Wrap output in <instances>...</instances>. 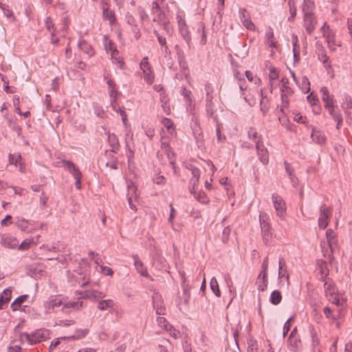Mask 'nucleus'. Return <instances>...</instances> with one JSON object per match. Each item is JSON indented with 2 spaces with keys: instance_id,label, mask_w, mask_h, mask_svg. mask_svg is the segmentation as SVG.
Wrapping results in <instances>:
<instances>
[{
  "instance_id": "obj_1",
  "label": "nucleus",
  "mask_w": 352,
  "mask_h": 352,
  "mask_svg": "<svg viewBox=\"0 0 352 352\" xmlns=\"http://www.w3.org/2000/svg\"><path fill=\"white\" fill-rule=\"evenodd\" d=\"M61 166L67 169V171L74 177L75 179V186L78 190L81 189V179L82 173L77 166H76L72 162L67 160H63L61 162Z\"/></svg>"
},
{
  "instance_id": "obj_2",
  "label": "nucleus",
  "mask_w": 352,
  "mask_h": 352,
  "mask_svg": "<svg viewBox=\"0 0 352 352\" xmlns=\"http://www.w3.org/2000/svg\"><path fill=\"white\" fill-rule=\"evenodd\" d=\"M49 337L48 330L46 329H38L34 333L30 334L28 333H23L21 335V338H25L28 342L30 344L40 342L43 340L47 339Z\"/></svg>"
},
{
  "instance_id": "obj_3",
  "label": "nucleus",
  "mask_w": 352,
  "mask_h": 352,
  "mask_svg": "<svg viewBox=\"0 0 352 352\" xmlns=\"http://www.w3.org/2000/svg\"><path fill=\"white\" fill-rule=\"evenodd\" d=\"M321 32L323 36L326 38L329 50L332 52L336 51V46L337 45L336 43V36L327 23H324L321 28Z\"/></svg>"
},
{
  "instance_id": "obj_4",
  "label": "nucleus",
  "mask_w": 352,
  "mask_h": 352,
  "mask_svg": "<svg viewBox=\"0 0 352 352\" xmlns=\"http://www.w3.org/2000/svg\"><path fill=\"white\" fill-rule=\"evenodd\" d=\"M272 199L277 216L283 219L286 212V204L285 201L280 195L275 193L272 195Z\"/></svg>"
},
{
  "instance_id": "obj_5",
  "label": "nucleus",
  "mask_w": 352,
  "mask_h": 352,
  "mask_svg": "<svg viewBox=\"0 0 352 352\" xmlns=\"http://www.w3.org/2000/svg\"><path fill=\"white\" fill-rule=\"evenodd\" d=\"M332 208L325 205L321 206L318 218V226L320 229H325L329 225V219L331 215Z\"/></svg>"
},
{
  "instance_id": "obj_6",
  "label": "nucleus",
  "mask_w": 352,
  "mask_h": 352,
  "mask_svg": "<svg viewBox=\"0 0 352 352\" xmlns=\"http://www.w3.org/2000/svg\"><path fill=\"white\" fill-rule=\"evenodd\" d=\"M259 221L261 228V231L263 234V240L265 243H267L268 239L270 237L269 231L270 228V223L267 222V215L264 213L261 212L259 214Z\"/></svg>"
},
{
  "instance_id": "obj_7",
  "label": "nucleus",
  "mask_w": 352,
  "mask_h": 352,
  "mask_svg": "<svg viewBox=\"0 0 352 352\" xmlns=\"http://www.w3.org/2000/svg\"><path fill=\"white\" fill-rule=\"evenodd\" d=\"M152 301L156 314L164 315L166 309L165 307L164 306V302L161 295L158 293L153 294L152 296Z\"/></svg>"
},
{
  "instance_id": "obj_8",
  "label": "nucleus",
  "mask_w": 352,
  "mask_h": 352,
  "mask_svg": "<svg viewBox=\"0 0 352 352\" xmlns=\"http://www.w3.org/2000/svg\"><path fill=\"white\" fill-rule=\"evenodd\" d=\"M316 23V19L314 14H304V26L309 34H311L314 32Z\"/></svg>"
},
{
  "instance_id": "obj_9",
  "label": "nucleus",
  "mask_w": 352,
  "mask_h": 352,
  "mask_svg": "<svg viewBox=\"0 0 352 352\" xmlns=\"http://www.w3.org/2000/svg\"><path fill=\"white\" fill-rule=\"evenodd\" d=\"M102 17L104 20L109 21V25H112L116 22V16L113 10L109 9L107 1L102 2Z\"/></svg>"
},
{
  "instance_id": "obj_10",
  "label": "nucleus",
  "mask_w": 352,
  "mask_h": 352,
  "mask_svg": "<svg viewBox=\"0 0 352 352\" xmlns=\"http://www.w3.org/2000/svg\"><path fill=\"white\" fill-rule=\"evenodd\" d=\"M1 244L5 248L14 249L19 245L16 238L10 234H2L1 236Z\"/></svg>"
},
{
  "instance_id": "obj_11",
  "label": "nucleus",
  "mask_w": 352,
  "mask_h": 352,
  "mask_svg": "<svg viewBox=\"0 0 352 352\" xmlns=\"http://www.w3.org/2000/svg\"><path fill=\"white\" fill-rule=\"evenodd\" d=\"M83 298L91 300H97L105 297V294L95 289H87L81 293Z\"/></svg>"
},
{
  "instance_id": "obj_12",
  "label": "nucleus",
  "mask_w": 352,
  "mask_h": 352,
  "mask_svg": "<svg viewBox=\"0 0 352 352\" xmlns=\"http://www.w3.org/2000/svg\"><path fill=\"white\" fill-rule=\"evenodd\" d=\"M153 34L157 37L159 44L160 45L162 50L164 53V56H169L171 54V51L168 47L166 38L161 35L158 31L154 30Z\"/></svg>"
},
{
  "instance_id": "obj_13",
  "label": "nucleus",
  "mask_w": 352,
  "mask_h": 352,
  "mask_svg": "<svg viewBox=\"0 0 352 352\" xmlns=\"http://www.w3.org/2000/svg\"><path fill=\"white\" fill-rule=\"evenodd\" d=\"M256 148L257 150V155L258 156V158L260 161L263 164H267L268 163V152L267 148L263 145V143L258 144L256 146Z\"/></svg>"
},
{
  "instance_id": "obj_14",
  "label": "nucleus",
  "mask_w": 352,
  "mask_h": 352,
  "mask_svg": "<svg viewBox=\"0 0 352 352\" xmlns=\"http://www.w3.org/2000/svg\"><path fill=\"white\" fill-rule=\"evenodd\" d=\"M240 19L243 25L250 30L254 29V25L250 20L249 14L245 9L240 10Z\"/></svg>"
},
{
  "instance_id": "obj_15",
  "label": "nucleus",
  "mask_w": 352,
  "mask_h": 352,
  "mask_svg": "<svg viewBox=\"0 0 352 352\" xmlns=\"http://www.w3.org/2000/svg\"><path fill=\"white\" fill-rule=\"evenodd\" d=\"M311 138H312L313 142L320 145L324 144L327 141V138L324 133L322 131L316 130L315 129L312 130Z\"/></svg>"
},
{
  "instance_id": "obj_16",
  "label": "nucleus",
  "mask_w": 352,
  "mask_h": 352,
  "mask_svg": "<svg viewBox=\"0 0 352 352\" xmlns=\"http://www.w3.org/2000/svg\"><path fill=\"white\" fill-rule=\"evenodd\" d=\"M151 11L154 15L153 21L160 22L162 21L164 12L162 10L159 3L157 1H153L152 3Z\"/></svg>"
},
{
  "instance_id": "obj_17",
  "label": "nucleus",
  "mask_w": 352,
  "mask_h": 352,
  "mask_svg": "<svg viewBox=\"0 0 352 352\" xmlns=\"http://www.w3.org/2000/svg\"><path fill=\"white\" fill-rule=\"evenodd\" d=\"M308 330L311 338V346L313 349H315L318 347L320 344L318 335V331L312 324L309 325Z\"/></svg>"
},
{
  "instance_id": "obj_18",
  "label": "nucleus",
  "mask_w": 352,
  "mask_h": 352,
  "mask_svg": "<svg viewBox=\"0 0 352 352\" xmlns=\"http://www.w3.org/2000/svg\"><path fill=\"white\" fill-rule=\"evenodd\" d=\"M254 94L257 96H261V111L263 112V113L265 115L270 108V102L266 98V96H264L263 89H261L260 91H255Z\"/></svg>"
},
{
  "instance_id": "obj_19",
  "label": "nucleus",
  "mask_w": 352,
  "mask_h": 352,
  "mask_svg": "<svg viewBox=\"0 0 352 352\" xmlns=\"http://www.w3.org/2000/svg\"><path fill=\"white\" fill-rule=\"evenodd\" d=\"M256 285L259 291L264 292L268 285L267 274L260 272L256 279Z\"/></svg>"
},
{
  "instance_id": "obj_20",
  "label": "nucleus",
  "mask_w": 352,
  "mask_h": 352,
  "mask_svg": "<svg viewBox=\"0 0 352 352\" xmlns=\"http://www.w3.org/2000/svg\"><path fill=\"white\" fill-rule=\"evenodd\" d=\"M133 258L134 260V265H135L137 271L141 274V276H144V277H148V274L147 272V270L144 266L143 263L140 261L138 256L133 255Z\"/></svg>"
},
{
  "instance_id": "obj_21",
  "label": "nucleus",
  "mask_w": 352,
  "mask_h": 352,
  "mask_svg": "<svg viewBox=\"0 0 352 352\" xmlns=\"http://www.w3.org/2000/svg\"><path fill=\"white\" fill-rule=\"evenodd\" d=\"M108 142L110 147L111 148V151L113 153H117L120 148L117 136L114 133H108Z\"/></svg>"
},
{
  "instance_id": "obj_22",
  "label": "nucleus",
  "mask_w": 352,
  "mask_h": 352,
  "mask_svg": "<svg viewBox=\"0 0 352 352\" xmlns=\"http://www.w3.org/2000/svg\"><path fill=\"white\" fill-rule=\"evenodd\" d=\"M288 343L290 349L293 351H297L301 347V340L300 336H289Z\"/></svg>"
},
{
  "instance_id": "obj_23",
  "label": "nucleus",
  "mask_w": 352,
  "mask_h": 352,
  "mask_svg": "<svg viewBox=\"0 0 352 352\" xmlns=\"http://www.w3.org/2000/svg\"><path fill=\"white\" fill-rule=\"evenodd\" d=\"M248 135L255 143L256 146L263 143L262 137L258 133L255 128L250 127L248 131Z\"/></svg>"
},
{
  "instance_id": "obj_24",
  "label": "nucleus",
  "mask_w": 352,
  "mask_h": 352,
  "mask_svg": "<svg viewBox=\"0 0 352 352\" xmlns=\"http://www.w3.org/2000/svg\"><path fill=\"white\" fill-rule=\"evenodd\" d=\"M329 115L337 122L336 129H339L343 122L342 116L339 111H336V108L328 110Z\"/></svg>"
},
{
  "instance_id": "obj_25",
  "label": "nucleus",
  "mask_w": 352,
  "mask_h": 352,
  "mask_svg": "<svg viewBox=\"0 0 352 352\" xmlns=\"http://www.w3.org/2000/svg\"><path fill=\"white\" fill-rule=\"evenodd\" d=\"M107 83L109 86V96L111 98H112V102H116L118 98V94L116 90V82L113 80L109 79L107 80Z\"/></svg>"
},
{
  "instance_id": "obj_26",
  "label": "nucleus",
  "mask_w": 352,
  "mask_h": 352,
  "mask_svg": "<svg viewBox=\"0 0 352 352\" xmlns=\"http://www.w3.org/2000/svg\"><path fill=\"white\" fill-rule=\"evenodd\" d=\"M214 122H216V133L217 141L219 142H223L226 140V138L224 135L221 133V129L223 128V124L221 123L217 116L213 117Z\"/></svg>"
},
{
  "instance_id": "obj_27",
  "label": "nucleus",
  "mask_w": 352,
  "mask_h": 352,
  "mask_svg": "<svg viewBox=\"0 0 352 352\" xmlns=\"http://www.w3.org/2000/svg\"><path fill=\"white\" fill-rule=\"evenodd\" d=\"M78 47L80 50L84 52L89 57H91L94 55V50L92 47L85 40L79 41Z\"/></svg>"
},
{
  "instance_id": "obj_28",
  "label": "nucleus",
  "mask_w": 352,
  "mask_h": 352,
  "mask_svg": "<svg viewBox=\"0 0 352 352\" xmlns=\"http://www.w3.org/2000/svg\"><path fill=\"white\" fill-rule=\"evenodd\" d=\"M82 307V301H74V302H68L65 303L63 308L62 311L65 313H69L70 311V309H80Z\"/></svg>"
},
{
  "instance_id": "obj_29",
  "label": "nucleus",
  "mask_w": 352,
  "mask_h": 352,
  "mask_svg": "<svg viewBox=\"0 0 352 352\" xmlns=\"http://www.w3.org/2000/svg\"><path fill=\"white\" fill-rule=\"evenodd\" d=\"M61 304V300L57 298L56 296H51L49 300L45 302V307L48 310L53 309L56 307L60 306Z\"/></svg>"
},
{
  "instance_id": "obj_30",
  "label": "nucleus",
  "mask_w": 352,
  "mask_h": 352,
  "mask_svg": "<svg viewBox=\"0 0 352 352\" xmlns=\"http://www.w3.org/2000/svg\"><path fill=\"white\" fill-rule=\"evenodd\" d=\"M266 43L271 48H276L277 42L275 40L273 30L271 28L265 33Z\"/></svg>"
},
{
  "instance_id": "obj_31",
  "label": "nucleus",
  "mask_w": 352,
  "mask_h": 352,
  "mask_svg": "<svg viewBox=\"0 0 352 352\" xmlns=\"http://www.w3.org/2000/svg\"><path fill=\"white\" fill-rule=\"evenodd\" d=\"M329 300L332 304L336 305L338 307H340V309H339L340 313H341L342 309L345 307L346 300L344 298H342L340 299L336 295L333 294V296H330L329 298Z\"/></svg>"
},
{
  "instance_id": "obj_32",
  "label": "nucleus",
  "mask_w": 352,
  "mask_h": 352,
  "mask_svg": "<svg viewBox=\"0 0 352 352\" xmlns=\"http://www.w3.org/2000/svg\"><path fill=\"white\" fill-rule=\"evenodd\" d=\"M114 302L111 299L100 300L98 301L97 308L100 311H104L109 308H112Z\"/></svg>"
},
{
  "instance_id": "obj_33",
  "label": "nucleus",
  "mask_w": 352,
  "mask_h": 352,
  "mask_svg": "<svg viewBox=\"0 0 352 352\" xmlns=\"http://www.w3.org/2000/svg\"><path fill=\"white\" fill-rule=\"evenodd\" d=\"M318 59L322 62L324 67L331 68V65L329 61V58L327 56V54L322 47L320 50V52L318 54Z\"/></svg>"
},
{
  "instance_id": "obj_34",
  "label": "nucleus",
  "mask_w": 352,
  "mask_h": 352,
  "mask_svg": "<svg viewBox=\"0 0 352 352\" xmlns=\"http://www.w3.org/2000/svg\"><path fill=\"white\" fill-rule=\"evenodd\" d=\"M282 300V295L280 291L274 290L270 295V302L274 305H278Z\"/></svg>"
},
{
  "instance_id": "obj_35",
  "label": "nucleus",
  "mask_w": 352,
  "mask_h": 352,
  "mask_svg": "<svg viewBox=\"0 0 352 352\" xmlns=\"http://www.w3.org/2000/svg\"><path fill=\"white\" fill-rule=\"evenodd\" d=\"M190 170L192 175V178L190 180V184L193 186H197L198 184L199 179L200 177V170L198 168L193 166H191Z\"/></svg>"
},
{
  "instance_id": "obj_36",
  "label": "nucleus",
  "mask_w": 352,
  "mask_h": 352,
  "mask_svg": "<svg viewBox=\"0 0 352 352\" xmlns=\"http://www.w3.org/2000/svg\"><path fill=\"white\" fill-rule=\"evenodd\" d=\"M314 8V3L312 0H304L302 11L304 14H313L312 11Z\"/></svg>"
},
{
  "instance_id": "obj_37",
  "label": "nucleus",
  "mask_w": 352,
  "mask_h": 352,
  "mask_svg": "<svg viewBox=\"0 0 352 352\" xmlns=\"http://www.w3.org/2000/svg\"><path fill=\"white\" fill-rule=\"evenodd\" d=\"M28 298V295H22L16 298L11 305L12 309L13 311L18 310L21 307V303H23Z\"/></svg>"
},
{
  "instance_id": "obj_38",
  "label": "nucleus",
  "mask_w": 352,
  "mask_h": 352,
  "mask_svg": "<svg viewBox=\"0 0 352 352\" xmlns=\"http://www.w3.org/2000/svg\"><path fill=\"white\" fill-rule=\"evenodd\" d=\"M280 82L282 84L281 91L282 94H286L288 95H291L293 91L292 89L288 86L289 80L286 77H282L280 80Z\"/></svg>"
},
{
  "instance_id": "obj_39",
  "label": "nucleus",
  "mask_w": 352,
  "mask_h": 352,
  "mask_svg": "<svg viewBox=\"0 0 352 352\" xmlns=\"http://www.w3.org/2000/svg\"><path fill=\"white\" fill-rule=\"evenodd\" d=\"M179 31L181 36L184 38V39L189 44V41L190 40L189 31L187 27V25H182L179 26Z\"/></svg>"
},
{
  "instance_id": "obj_40",
  "label": "nucleus",
  "mask_w": 352,
  "mask_h": 352,
  "mask_svg": "<svg viewBox=\"0 0 352 352\" xmlns=\"http://www.w3.org/2000/svg\"><path fill=\"white\" fill-rule=\"evenodd\" d=\"M45 25L47 30L51 34V36H54L56 29L51 17L48 16L45 21Z\"/></svg>"
},
{
  "instance_id": "obj_41",
  "label": "nucleus",
  "mask_w": 352,
  "mask_h": 352,
  "mask_svg": "<svg viewBox=\"0 0 352 352\" xmlns=\"http://www.w3.org/2000/svg\"><path fill=\"white\" fill-rule=\"evenodd\" d=\"M143 73L144 74V80L148 85H152L155 80V75H154L152 68L148 69V70H145V72H143Z\"/></svg>"
},
{
  "instance_id": "obj_42",
  "label": "nucleus",
  "mask_w": 352,
  "mask_h": 352,
  "mask_svg": "<svg viewBox=\"0 0 352 352\" xmlns=\"http://www.w3.org/2000/svg\"><path fill=\"white\" fill-rule=\"evenodd\" d=\"M15 224H16V227L18 228H19L21 230L26 231L28 228L29 221L23 218H21V219L17 218L16 221L15 222Z\"/></svg>"
},
{
  "instance_id": "obj_43",
  "label": "nucleus",
  "mask_w": 352,
  "mask_h": 352,
  "mask_svg": "<svg viewBox=\"0 0 352 352\" xmlns=\"http://www.w3.org/2000/svg\"><path fill=\"white\" fill-rule=\"evenodd\" d=\"M290 16L288 18L289 21H293L296 15V6L294 1H289L288 2Z\"/></svg>"
},
{
  "instance_id": "obj_44",
  "label": "nucleus",
  "mask_w": 352,
  "mask_h": 352,
  "mask_svg": "<svg viewBox=\"0 0 352 352\" xmlns=\"http://www.w3.org/2000/svg\"><path fill=\"white\" fill-rule=\"evenodd\" d=\"M161 123L163 124L164 127H166L170 133H172L174 131L173 128V122L167 118H163L161 120Z\"/></svg>"
},
{
  "instance_id": "obj_45",
  "label": "nucleus",
  "mask_w": 352,
  "mask_h": 352,
  "mask_svg": "<svg viewBox=\"0 0 352 352\" xmlns=\"http://www.w3.org/2000/svg\"><path fill=\"white\" fill-rule=\"evenodd\" d=\"M210 285V288H211L212 291L214 292V294L217 297H219L221 296V292L219 288L218 282L214 277L212 278Z\"/></svg>"
},
{
  "instance_id": "obj_46",
  "label": "nucleus",
  "mask_w": 352,
  "mask_h": 352,
  "mask_svg": "<svg viewBox=\"0 0 352 352\" xmlns=\"http://www.w3.org/2000/svg\"><path fill=\"white\" fill-rule=\"evenodd\" d=\"M34 243V239H26L22 241V243L18 246L19 250H28L32 244Z\"/></svg>"
},
{
  "instance_id": "obj_47",
  "label": "nucleus",
  "mask_w": 352,
  "mask_h": 352,
  "mask_svg": "<svg viewBox=\"0 0 352 352\" xmlns=\"http://www.w3.org/2000/svg\"><path fill=\"white\" fill-rule=\"evenodd\" d=\"M213 98L206 99V112L207 115L210 117H212L214 113V103L212 102Z\"/></svg>"
},
{
  "instance_id": "obj_48",
  "label": "nucleus",
  "mask_w": 352,
  "mask_h": 352,
  "mask_svg": "<svg viewBox=\"0 0 352 352\" xmlns=\"http://www.w3.org/2000/svg\"><path fill=\"white\" fill-rule=\"evenodd\" d=\"M87 332H88L87 329H83V330L78 329L76 331V335L68 336L67 338L69 340H78V339L85 337L87 335Z\"/></svg>"
},
{
  "instance_id": "obj_49",
  "label": "nucleus",
  "mask_w": 352,
  "mask_h": 352,
  "mask_svg": "<svg viewBox=\"0 0 352 352\" xmlns=\"http://www.w3.org/2000/svg\"><path fill=\"white\" fill-rule=\"evenodd\" d=\"M324 287L327 296H333V295L335 294V288L331 283L326 281L324 284Z\"/></svg>"
},
{
  "instance_id": "obj_50",
  "label": "nucleus",
  "mask_w": 352,
  "mask_h": 352,
  "mask_svg": "<svg viewBox=\"0 0 352 352\" xmlns=\"http://www.w3.org/2000/svg\"><path fill=\"white\" fill-rule=\"evenodd\" d=\"M244 95V100L248 103V104L251 107L254 106L257 102V98L254 97V94H249L248 95H245V94H243Z\"/></svg>"
},
{
  "instance_id": "obj_51",
  "label": "nucleus",
  "mask_w": 352,
  "mask_h": 352,
  "mask_svg": "<svg viewBox=\"0 0 352 352\" xmlns=\"http://www.w3.org/2000/svg\"><path fill=\"white\" fill-rule=\"evenodd\" d=\"M140 66L142 72H145V70H148V69L152 68L151 65L148 62V58L146 56L142 58V60L140 62Z\"/></svg>"
},
{
  "instance_id": "obj_52",
  "label": "nucleus",
  "mask_w": 352,
  "mask_h": 352,
  "mask_svg": "<svg viewBox=\"0 0 352 352\" xmlns=\"http://www.w3.org/2000/svg\"><path fill=\"white\" fill-rule=\"evenodd\" d=\"M167 331L169 332V334L171 337H173L175 339H177L180 338L181 333L179 331L175 329L173 325H170L168 328L166 329Z\"/></svg>"
},
{
  "instance_id": "obj_53",
  "label": "nucleus",
  "mask_w": 352,
  "mask_h": 352,
  "mask_svg": "<svg viewBox=\"0 0 352 352\" xmlns=\"http://www.w3.org/2000/svg\"><path fill=\"white\" fill-rule=\"evenodd\" d=\"M279 72L275 67H271L269 73V79L270 81H274L278 78Z\"/></svg>"
},
{
  "instance_id": "obj_54",
  "label": "nucleus",
  "mask_w": 352,
  "mask_h": 352,
  "mask_svg": "<svg viewBox=\"0 0 352 352\" xmlns=\"http://www.w3.org/2000/svg\"><path fill=\"white\" fill-rule=\"evenodd\" d=\"M323 313L326 318L331 319L333 321L337 320L336 316L333 314V311L330 307H325L323 309Z\"/></svg>"
},
{
  "instance_id": "obj_55",
  "label": "nucleus",
  "mask_w": 352,
  "mask_h": 352,
  "mask_svg": "<svg viewBox=\"0 0 352 352\" xmlns=\"http://www.w3.org/2000/svg\"><path fill=\"white\" fill-rule=\"evenodd\" d=\"M278 278L283 279L285 278L287 282V285H289V275L287 272V268L281 270H278Z\"/></svg>"
},
{
  "instance_id": "obj_56",
  "label": "nucleus",
  "mask_w": 352,
  "mask_h": 352,
  "mask_svg": "<svg viewBox=\"0 0 352 352\" xmlns=\"http://www.w3.org/2000/svg\"><path fill=\"white\" fill-rule=\"evenodd\" d=\"M157 322L160 327L164 328L166 330L170 325L165 318L161 316L157 317Z\"/></svg>"
},
{
  "instance_id": "obj_57",
  "label": "nucleus",
  "mask_w": 352,
  "mask_h": 352,
  "mask_svg": "<svg viewBox=\"0 0 352 352\" xmlns=\"http://www.w3.org/2000/svg\"><path fill=\"white\" fill-rule=\"evenodd\" d=\"M8 158L10 164H14L15 166H17L19 160H21V155L9 154Z\"/></svg>"
},
{
  "instance_id": "obj_58",
  "label": "nucleus",
  "mask_w": 352,
  "mask_h": 352,
  "mask_svg": "<svg viewBox=\"0 0 352 352\" xmlns=\"http://www.w3.org/2000/svg\"><path fill=\"white\" fill-rule=\"evenodd\" d=\"M94 111L96 115L100 118H102L104 114V111L102 109V107H100L96 103L94 104Z\"/></svg>"
},
{
  "instance_id": "obj_59",
  "label": "nucleus",
  "mask_w": 352,
  "mask_h": 352,
  "mask_svg": "<svg viewBox=\"0 0 352 352\" xmlns=\"http://www.w3.org/2000/svg\"><path fill=\"white\" fill-rule=\"evenodd\" d=\"M205 91L206 94V99L213 98L212 93H213V87L210 83H207L205 85Z\"/></svg>"
},
{
  "instance_id": "obj_60",
  "label": "nucleus",
  "mask_w": 352,
  "mask_h": 352,
  "mask_svg": "<svg viewBox=\"0 0 352 352\" xmlns=\"http://www.w3.org/2000/svg\"><path fill=\"white\" fill-rule=\"evenodd\" d=\"M322 100L324 102V107L327 110L333 109V108L335 107V106L333 104V100L332 97H331V98H326L325 100Z\"/></svg>"
},
{
  "instance_id": "obj_61",
  "label": "nucleus",
  "mask_w": 352,
  "mask_h": 352,
  "mask_svg": "<svg viewBox=\"0 0 352 352\" xmlns=\"http://www.w3.org/2000/svg\"><path fill=\"white\" fill-rule=\"evenodd\" d=\"M245 76L248 78V80L250 82H253L254 80L255 79V81H254V83L255 84H257V83H260L261 82V79L259 78H257V77H254L252 74V73L250 71H245Z\"/></svg>"
},
{
  "instance_id": "obj_62",
  "label": "nucleus",
  "mask_w": 352,
  "mask_h": 352,
  "mask_svg": "<svg viewBox=\"0 0 352 352\" xmlns=\"http://www.w3.org/2000/svg\"><path fill=\"white\" fill-rule=\"evenodd\" d=\"M0 8L3 12V14L7 17H11L13 15V13L11 10L8 9V6L3 3H0Z\"/></svg>"
},
{
  "instance_id": "obj_63",
  "label": "nucleus",
  "mask_w": 352,
  "mask_h": 352,
  "mask_svg": "<svg viewBox=\"0 0 352 352\" xmlns=\"http://www.w3.org/2000/svg\"><path fill=\"white\" fill-rule=\"evenodd\" d=\"M163 26L166 34L171 36L174 31L173 27L168 22H164Z\"/></svg>"
},
{
  "instance_id": "obj_64",
  "label": "nucleus",
  "mask_w": 352,
  "mask_h": 352,
  "mask_svg": "<svg viewBox=\"0 0 352 352\" xmlns=\"http://www.w3.org/2000/svg\"><path fill=\"white\" fill-rule=\"evenodd\" d=\"M170 214H169V217H168V222L172 225V226H173V219L175 218V210L173 207V204H170Z\"/></svg>"
}]
</instances>
